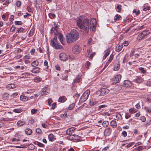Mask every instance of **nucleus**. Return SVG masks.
<instances>
[{"mask_svg": "<svg viewBox=\"0 0 151 151\" xmlns=\"http://www.w3.org/2000/svg\"><path fill=\"white\" fill-rule=\"evenodd\" d=\"M77 24L78 26L81 29L82 31L85 35L87 34L88 32L89 27L91 31L95 30L96 26V21L95 19L93 20V22H92L90 23L89 26V20L87 18L82 20L81 17H79L77 21Z\"/></svg>", "mask_w": 151, "mask_h": 151, "instance_id": "nucleus-1", "label": "nucleus"}, {"mask_svg": "<svg viewBox=\"0 0 151 151\" xmlns=\"http://www.w3.org/2000/svg\"><path fill=\"white\" fill-rule=\"evenodd\" d=\"M79 34L75 29H73L70 32L66 35L67 42L68 43H72L75 42L78 39Z\"/></svg>", "mask_w": 151, "mask_h": 151, "instance_id": "nucleus-2", "label": "nucleus"}, {"mask_svg": "<svg viewBox=\"0 0 151 151\" xmlns=\"http://www.w3.org/2000/svg\"><path fill=\"white\" fill-rule=\"evenodd\" d=\"M57 37L54 36L51 40L50 45L56 49H63V47L57 41Z\"/></svg>", "mask_w": 151, "mask_h": 151, "instance_id": "nucleus-3", "label": "nucleus"}, {"mask_svg": "<svg viewBox=\"0 0 151 151\" xmlns=\"http://www.w3.org/2000/svg\"><path fill=\"white\" fill-rule=\"evenodd\" d=\"M90 91L89 90L86 91L81 97L80 101L81 102H83L85 101L87 99L90 94Z\"/></svg>", "mask_w": 151, "mask_h": 151, "instance_id": "nucleus-4", "label": "nucleus"}, {"mask_svg": "<svg viewBox=\"0 0 151 151\" xmlns=\"http://www.w3.org/2000/svg\"><path fill=\"white\" fill-rule=\"evenodd\" d=\"M109 92V90L107 88H103L96 92V94L100 96H103L107 94Z\"/></svg>", "mask_w": 151, "mask_h": 151, "instance_id": "nucleus-5", "label": "nucleus"}, {"mask_svg": "<svg viewBox=\"0 0 151 151\" xmlns=\"http://www.w3.org/2000/svg\"><path fill=\"white\" fill-rule=\"evenodd\" d=\"M59 57L61 60L63 61L66 60L68 58L67 55L64 53H61L59 55Z\"/></svg>", "mask_w": 151, "mask_h": 151, "instance_id": "nucleus-6", "label": "nucleus"}, {"mask_svg": "<svg viewBox=\"0 0 151 151\" xmlns=\"http://www.w3.org/2000/svg\"><path fill=\"white\" fill-rule=\"evenodd\" d=\"M132 85L131 82L128 80H125L124 81L123 86L126 87H129Z\"/></svg>", "mask_w": 151, "mask_h": 151, "instance_id": "nucleus-7", "label": "nucleus"}, {"mask_svg": "<svg viewBox=\"0 0 151 151\" xmlns=\"http://www.w3.org/2000/svg\"><path fill=\"white\" fill-rule=\"evenodd\" d=\"M50 92L49 89L47 88H45L42 89L41 93L42 96L47 95Z\"/></svg>", "mask_w": 151, "mask_h": 151, "instance_id": "nucleus-8", "label": "nucleus"}, {"mask_svg": "<svg viewBox=\"0 0 151 151\" xmlns=\"http://www.w3.org/2000/svg\"><path fill=\"white\" fill-rule=\"evenodd\" d=\"M73 52L75 54H78L80 52V49L78 45L74 46L72 49Z\"/></svg>", "mask_w": 151, "mask_h": 151, "instance_id": "nucleus-9", "label": "nucleus"}, {"mask_svg": "<svg viewBox=\"0 0 151 151\" xmlns=\"http://www.w3.org/2000/svg\"><path fill=\"white\" fill-rule=\"evenodd\" d=\"M75 130V128L72 127L68 129L66 131V133L67 134H72Z\"/></svg>", "mask_w": 151, "mask_h": 151, "instance_id": "nucleus-10", "label": "nucleus"}, {"mask_svg": "<svg viewBox=\"0 0 151 151\" xmlns=\"http://www.w3.org/2000/svg\"><path fill=\"white\" fill-rule=\"evenodd\" d=\"M111 131V129L109 128H108L105 129L104 131L105 136H108L110 135Z\"/></svg>", "mask_w": 151, "mask_h": 151, "instance_id": "nucleus-11", "label": "nucleus"}, {"mask_svg": "<svg viewBox=\"0 0 151 151\" xmlns=\"http://www.w3.org/2000/svg\"><path fill=\"white\" fill-rule=\"evenodd\" d=\"M121 76L120 75H117L115 76L114 78V80L115 82V83H117L119 82L121 80Z\"/></svg>", "mask_w": 151, "mask_h": 151, "instance_id": "nucleus-12", "label": "nucleus"}, {"mask_svg": "<svg viewBox=\"0 0 151 151\" xmlns=\"http://www.w3.org/2000/svg\"><path fill=\"white\" fill-rule=\"evenodd\" d=\"M36 5L37 7L40 8L42 7V2L41 0H35Z\"/></svg>", "mask_w": 151, "mask_h": 151, "instance_id": "nucleus-13", "label": "nucleus"}, {"mask_svg": "<svg viewBox=\"0 0 151 151\" xmlns=\"http://www.w3.org/2000/svg\"><path fill=\"white\" fill-rule=\"evenodd\" d=\"M59 40L61 43L63 44L64 45V43L63 42V35L60 33H59L57 34Z\"/></svg>", "mask_w": 151, "mask_h": 151, "instance_id": "nucleus-14", "label": "nucleus"}, {"mask_svg": "<svg viewBox=\"0 0 151 151\" xmlns=\"http://www.w3.org/2000/svg\"><path fill=\"white\" fill-rule=\"evenodd\" d=\"M67 99L66 97L64 96H60L58 99V101L61 103L64 102Z\"/></svg>", "mask_w": 151, "mask_h": 151, "instance_id": "nucleus-15", "label": "nucleus"}, {"mask_svg": "<svg viewBox=\"0 0 151 151\" xmlns=\"http://www.w3.org/2000/svg\"><path fill=\"white\" fill-rule=\"evenodd\" d=\"M16 87L15 84L13 83H10L8 84L6 87V88L9 90L10 89L15 88Z\"/></svg>", "mask_w": 151, "mask_h": 151, "instance_id": "nucleus-16", "label": "nucleus"}, {"mask_svg": "<svg viewBox=\"0 0 151 151\" xmlns=\"http://www.w3.org/2000/svg\"><path fill=\"white\" fill-rule=\"evenodd\" d=\"M31 71L34 73H37L40 72V69L38 67H36L33 68Z\"/></svg>", "mask_w": 151, "mask_h": 151, "instance_id": "nucleus-17", "label": "nucleus"}, {"mask_svg": "<svg viewBox=\"0 0 151 151\" xmlns=\"http://www.w3.org/2000/svg\"><path fill=\"white\" fill-rule=\"evenodd\" d=\"M142 81V78L139 76L137 77L136 79L133 80L134 82L137 83H141Z\"/></svg>", "mask_w": 151, "mask_h": 151, "instance_id": "nucleus-18", "label": "nucleus"}, {"mask_svg": "<svg viewBox=\"0 0 151 151\" xmlns=\"http://www.w3.org/2000/svg\"><path fill=\"white\" fill-rule=\"evenodd\" d=\"M110 124L111 127L113 128H115L117 126V123L116 121L114 120H112Z\"/></svg>", "mask_w": 151, "mask_h": 151, "instance_id": "nucleus-19", "label": "nucleus"}, {"mask_svg": "<svg viewBox=\"0 0 151 151\" xmlns=\"http://www.w3.org/2000/svg\"><path fill=\"white\" fill-rule=\"evenodd\" d=\"M82 79L81 75H78L74 81V82H79L81 81Z\"/></svg>", "mask_w": 151, "mask_h": 151, "instance_id": "nucleus-20", "label": "nucleus"}, {"mask_svg": "<svg viewBox=\"0 0 151 151\" xmlns=\"http://www.w3.org/2000/svg\"><path fill=\"white\" fill-rule=\"evenodd\" d=\"M145 37V36L142 34V32L140 33L138 35L137 39L139 40H142Z\"/></svg>", "mask_w": 151, "mask_h": 151, "instance_id": "nucleus-21", "label": "nucleus"}, {"mask_svg": "<svg viewBox=\"0 0 151 151\" xmlns=\"http://www.w3.org/2000/svg\"><path fill=\"white\" fill-rule=\"evenodd\" d=\"M123 45L122 44L121 45H118L116 47V51L117 52H119L122 49Z\"/></svg>", "mask_w": 151, "mask_h": 151, "instance_id": "nucleus-22", "label": "nucleus"}, {"mask_svg": "<svg viewBox=\"0 0 151 151\" xmlns=\"http://www.w3.org/2000/svg\"><path fill=\"white\" fill-rule=\"evenodd\" d=\"M34 144L35 145H37L40 147H44L45 146V145L44 144L37 141L34 142Z\"/></svg>", "mask_w": 151, "mask_h": 151, "instance_id": "nucleus-23", "label": "nucleus"}, {"mask_svg": "<svg viewBox=\"0 0 151 151\" xmlns=\"http://www.w3.org/2000/svg\"><path fill=\"white\" fill-rule=\"evenodd\" d=\"M32 130L30 129H27L25 130V133L28 135H30L32 133Z\"/></svg>", "mask_w": 151, "mask_h": 151, "instance_id": "nucleus-24", "label": "nucleus"}, {"mask_svg": "<svg viewBox=\"0 0 151 151\" xmlns=\"http://www.w3.org/2000/svg\"><path fill=\"white\" fill-rule=\"evenodd\" d=\"M20 98L21 100L23 101H26L28 100V98L24 95H21L20 96Z\"/></svg>", "mask_w": 151, "mask_h": 151, "instance_id": "nucleus-25", "label": "nucleus"}, {"mask_svg": "<svg viewBox=\"0 0 151 151\" xmlns=\"http://www.w3.org/2000/svg\"><path fill=\"white\" fill-rule=\"evenodd\" d=\"M105 54H104L103 57V60L105 59L107 56L109 55V50H107L105 51Z\"/></svg>", "mask_w": 151, "mask_h": 151, "instance_id": "nucleus-26", "label": "nucleus"}, {"mask_svg": "<svg viewBox=\"0 0 151 151\" xmlns=\"http://www.w3.org/2000/svg\"><path fill=\"white\" fill-rule=\"evenodd\" d=\"M39 64L38 61L37 60H35L32 62L31 63V65L32 67H36Z\"/></svg>", "mask_w": 151, "mask_h": 151, "instance_id": "nucleus-27", "label": "nucleus"}, {"mask_svg": "<svg viewBox=\"0 0 151 151\" xmlns=\"http://www.w3.org/2000/svg\"><path fill=\"white\" fill-rule=\"evenodd\" d=\"M102 124L104 127H106L109 125V122L107 121H104L103 122Z\"/></svg>", "mask_w": 151, "mask_h": 151, "instance_id": "nucleus-28", "label": "nucleus"}, {"mask_svg": "<svg viewBox=\"0 0 151 151\" xmlns=\"http://www.w3.org/2000/svg\"><path fill=\"white\" fill-rule=\"evenodd\" d=\"M42 80V78L39 76H37L35 77L34 79V81L36 82H38L41 81Z\"/></svg>", "mask_w": 151, "mask_h": 151, "instance_id": "nucleus-29", "label": "nucleus"}, {"mask_svg": "<svg viewBox=\"0 0 151 151\" xmlns=\"http://www.w3.org/2000/svg\"><path fill=\"white\" fill-rule=\"evenodd\" d=\"M129 112L130 113L133 114L137 111V110L135 109L134 108H131L129 109Z\"/></svg>", "mask_w": 151, "mask_h": 151, "instance_id": "nucleus-30", "label": "nucleus"}, {"mask_svg": "<svg viewBox=\"0 0 151 151\" xmlns=\"http://www.w3.org/2000/svg\"><path fill=\"white\" fill-rule=\"evenodd\" d=\"M48 138L49 140L50 141H52L54 140V136L52 134H50L48 135Z\"/></svg>", "mask_w": 151, "mask_h": 151, "instance_id": "nucleus-31", "label": "nucleus"}, {"mask_svg": "<svg viewBox=\"0 0 151 151\" xmlns=\"http://www.w3.org/2000/svg\"><path fill=\"white\" fill-rule=\"evenodd\" d=\"M119 67L120 64L119 63H118L115 64L114 68V70L115 71L118 70L119 69Z\"/></svg>", "mask_w": 151, "mask_h": 151, "instance_id": "nucleus-32", "label": "nucleus"}, {"mask_svg": "<svg viewBox=\"0 0 151 151\" xmlns=\"http://www.w3.org/2000/svg\"><path fill=\"white\" fill-rule=\"evenodd\" d=\"M73 140H78L80 139L81 137L77 135L73 134Z\"/></svg>", "mask_w": 151, "mask_h": 151, "instance_id": "nucleus-33", "label": "nucleus"}, {"mask_svg": "<svg viewBox=\"0 0 151 151\" xmlns=\"http://www.w3.org/2000/svg\"><path fill=\"white\" fill-rule=\"evenodd\" d=\"M25 123V122H24L20 121L17 122V125L18 126H21L24 125Z\"/></svg>", "mask_w": 151, "mask_h": 151, "instance_id": "nucleus-34", "label": "nucleus"}, {"mask_svg": "<svg viewBox=\"0 0 151 151\" xmlns=\"http://www.w3.org/2000/svg\"><path fill=\"white\" fill-rule=\"evenodd\" d=\"M142 34L145 36L148 35L149 34V32L147 30H144L141 32Z\"/></svg>", "mask_w": 151, "mask_h": 151, "instance_id": "nucleus-35", "label": "nucleus"}, {"mask_svg": "<svg viewBox=\"0 0 151 151\" xmlns=\"http://www.w3.org/2000/svg\"><path fill=\"white\" fill-rule=\"evenodd\" d=\"M121 16L120 15H118V14H116L114 20L115 21H117L118 20H119V19L121 18Z\"/></svg>", "mask_w": 151, "mask_h": 151, "instance_id": "nucleus-36", "label": "nucleus"}, {"mask_svg": "<svg viewBox=\"0 0 151 151\" xmlns=\"http://www.w3.org/2000/svg\"><path fill=\"white\" fill-rule=\"evenodd\" d=\"M73 135H69L68 136L67 138V139L70 140H73Z\"/></svg>", "mask_w": 151, "mask_h": 151, "instance_id": "nucleus-37", "label": "nucleus"}, {"mask_svg": "<svg viewBox=\"0 0 151 151\" xmlns=\"http://www.w3.org/2000/svg\"><path fill=\"white\" fill-rule=\"evenodd\" d=\"M9 95V94L7 93H4L2 95V97L3 99H6L7 98Z\"/></svg>", "mask_w": 151, "mask_h": 151, "instance_id": "nucleus-38", "label": "nucleus"}, {"mask_svg": "<svg viewBox=\"0 0 151 151\" xmlns=\"http://www.w3.org/2000/svg\"><path fill=\"white\" fill-rule=\"evenodd\" d=\"M116 116L117 119V121H118V120H121L122 119V115L120 114H116Z\"/></svg>", "mask_w": 151, "mask_h": 151, "instance_id": "nucleus-39", "label": "nucleus"}, {"mask_svg": "<svg viewBox=\"0 0 151 151\" xmlns=\"http://www.w3.org/2000/svg\"><path fill=\"white\" fill-rule=\"evenodd\" d=\"M49 16L50 19L55 18V15L54 14L49 13Z\"/></svg>", "mask_w": 151, "mask_h": 151, "instance_id": "nucleus-40", "label": "nucleus"}, {"mask_svg": "<svg viewBox=\"0 0 151 151\" xmlns=\"http://www.w3.org/2000/svg\"><path fill=\"white\" fill-rule=\"evenodd\" d=\"M75 105L74 103L70 104L68 107V109L69 110H72L74 107Z\"/></svg>", "mask_w": 151, "mask_h": 151, "instance_id": "nucleus-41", "label": "nucleus"}, {"mask_svg": "<svg viewBox=\"0 0 151 151\" xmlns=\"http://www.w3.org/2000/svg\"><path fill=\"white\" fill-rule=\"evenodd\" d=\"M91 50L89 49L87 50V52L86 53L85 55V56L86 57H88V55H89L90 53L91 52Z\"/></svg>", "mask_w": 151, "mask_h": 151, "instance_id": "nucleus-42", "label": "nucleus"}, {"mask_svg": "<svg viewBox=\"0 0 151 151\" xmlns=\"http://www.w3.org/2000/svg\"><path fill=\"white\" fill-rule=\"evenodd\" d=\"M13 111H14L15 112L17 113H20L22 111V110L20 109H15L13 110Z\"/></svg>", "mask_w": 151, "mask_h": 151, "instance_id": "nucleus-43", "label": "nucleus"}, {"mask_svg": "<svg viewBox=\"0 0 151 151\" xmlns=\"http://www.w3.org/2000/svg\"><path fill=\"white\" fill-rule=\"evenodd\" d=\"M14 24L16 25H21L23 24V23L20 21H16L14 22Z\"/></svg>", "mask_w": 151, "mask_h": 151, "instance_id": "nucleus-44", "label": "nucleus"}, {"mask_svg": "<svg viewBox=\"0 0 151 151\" xmlns=\"http://www.w3.org/2000/svg\"><path fill=\"white\" fill-rule=\"evenodd\" d=\"M113 58L114 55L112 54H111V55H110L109 58L108 60L109 62H110L111 63L112 60H113Z\"/></svg>", "mask_w": 151, "mask_h": 151, "instance_id": "nucleus-45", "label": "nucleus"}, {"mask_svg": "<svg viewBox=\"0 0 151 151\" xmlns=\"http://www.w3.org/2000/svg\"><path fill=\"white\" fill-rule=\"evenodd\" d=\"M91 63L88 61H87L85 65V67L87 68H88L89 66L91 65Z\"/></svg>", "mask_w": 151, "mask_h": 151, "instance_id": "nucleus-46", "label": "nucleus"}, {"mask_svg": "<svg viewBox=\"0 0 151 151\" xmlns=\"http://www.w3.org/2000/svg\"><path fill=\"white\" fill-rule=\"evenodd\" d=\"M139 69L142 73H145L146 72V70H144V68H139Z\"/></svg>", "mask_w": 151, "mask_h": 151, "instance_id": "nucleus-47", "label": "nucleus"}, {"mask_svg": "<svg viewBox=\"0 0 151 151\" xmlns=\"http://www.w3.org/2000/svg\"><path fill=\"white\" fill-rule=\"evenodd\" d=\"M145 110L149 113H151V109L148 107H145L144 108Z\"/></svg>", "mask_w": 151, "mask_h": 151, "instance_id": "nucleus-48", "label": "nucleus"}, {"mask_svg": "<svg viewBox=\"0 0 151 151\" xmlns=\"http://www.w3.org/2000/svg\"><path fill=\"white\" fill-rule=\"evenodd\" d=\"M133 12L135 13L136 15H138L140 13L139 10L137 11L136 9H134L133 10Z\"/></svg>", "mask_w": 151, "mask_h": 151, "instance_id": "nucleus-49", "label": "nucleus"}, {"mask_svg": "<svg viewBox=\"0 0 151 151\" xmlns=\"http://www.w3.org/2000/svg\"><path fill=\"white\" fill-rule=\"evenodd\" d=\"M44 65L45 66H46V68L47 69H48V63L47 61L45 60V61L44 62Z\"/></svg>", "mask_w": 151, "mask_h": 151, "instance_id": "nucleus-50", "label": "nucleus"}, {"mask_svg": "<svg viewBox=\"0 0 151 151\" xmlns=\"http://www.w3.org/2000/svg\"><path fill=\"white\" fill-rule=\"evenodd\" d=\"M143 10L144 11H146L147 10H149L150 9V6H147V8L145 7V6H143Z\"/></svg>", "mask_w": 151, "mask_h": 151, "instance_id": "nucleus-51", "label": "nucleus"}, {"mask_svg": "<svg viewBox=\"0 0 151 151\" xmlns=\"http://www.w3.org/2000/svg\"><path fill=\"white\" fill-rule=\"evenodd\" d=\"M131 116V115L130 114H129L128 113H126L125 115V118L126 119H128L129 117H130Z\"/></svg>", "mask_w": 151, "mask_h": 151, "instance_id": "nucleus-52", "label": "nucleus"}, {"mask_svg": "<svg viewBox=\"0 0 151 151\" xmlns=\"http://www.w3.org/2000/svg\"><path fill=\"white\" fill-rule=\"evenodd\" d=\"M143 149L142 146H138L137 148V151H140Z\"/></svg>", "mask_w": 151, "mask_h": 151, "instance_id": "nucleus-53", "label": "nucleus"}, {"mask_svg": "<svg viewBox=\"0 0 151 151\" xmlns=\"http://www.w3.org/2000/svg\"><path fill=\"white\" fill-rule=\"evenodd\" d=\"M106 105L105 104L100 105L99 107L98 110H99L101 108H105L106 107Z\"/></svg>", "mask_w": 151, "mask_h": 151, "instance_id": "nucleus-54", "label": "nucleus"}, {"mask_svg": "<svg viewBox=\"0 0 151 151\" xmlns=\"http://www.w3.org/2000/svg\"><path fill=\"white\" fill-rule=\"evenodd\" d=\"M20 141V139L19 138H13L12 140V142H14L15 141H17V142L19 141Z\"/></svg>", "mask_w": 151, "mask_h": 151, "instance_id": "nucleus-55", "label": "nucleus"}, {"mask_svg": "<svg viewBox=\"0 0 151 151\" xmlns=\"http://www.w3.org/2000/svg\"><path fill=\"white\" fill-rule=\"evenodd\" d=\"M122 134L124 137H125L127 136V132L125 131H123L122 133Z\"/></svg>", "mask_w": 151, "mask_h": 151, "instance_id": "nucleus-56", "label": "nucleus"}, {"mask_svg": "<svg viewBox=\"0 0 151 151\" xmlns=\"http://www.w3.org/2000/svg\"><path fill=\"white\" fill-rule=\"evenodd\" d=\"M15 28H16V27H15V26H14V25H12L10 29L11 31L12 32H14V31H15Z\"/></svg>", "mask_w": 151, "mask_h": 151, "instance_id": "nucleus-57", "label": "nucleus"}, {"mask_svg": "<svg viewBox=\"0 0 151 151\" xmlns=\"http://www.w3.org/2000/svg\"><path fill=\"white\" fill-rule=\"evenodd\" d=\"M140 120L142 122H145L146 121V118L144 116H142L140 118Z\"/></svg>", "mask_w": 151, "mask_h": 151, "instance_id": "nucleus-58", "label": "nucleus"}, {"mask_svg": "<svg viewBox=\"0 0 151 151\" xmlns=\"http://www.w3.org/2000/svg\"><path fill=\"white\" fill-rule=\"evenodd\" d=\"M37 110L35 109H33L31 110V112L33 114H36L37 112Z\"/></svg>", "mask_w": 151, "mask_h": 151, "instance_id": "nucleus-59", "label": "nucleus"}, {"mask_svg": "<svg viewBox=\"0 0 151 151\" xmlns=\"http://www.w3.org/2000/svg\"><path fill=\"white\" fill-rule=\"evenodd\" d=\"M133 142H131L129 143L128 145H127V146H126V147H131L132 145H133Z\"/></svg>", "mask_w": 151, "mask_h": 151, "instance_id": "nucleus-60", "label": "nucleus"}, {"mask_svg": "<svg viewBox=\"0 0 151 151\" xmlns=\"http://www.w3.org/2000/svg\"><path fill=\"white\" fill-rule=\"evenodd\" d=\"M129 42L128 41H124L123 43L124 45L125 46H127L129 44Z\"/></svg>", "mask_w": 151, "mask_h": 151, "instance_id": "nucleus-61", "label": "nucleus"}, {"mask_svg": "<svg viewBox=\"0 0 151 151\" xmlns=\"http://www.w3.org/2000/svg\"><path fill=\"white\" fill-rule=\"evenodd\" d=\"M36 132L37 133L40 134L42 132V130L40 128H37L36 129Z\"/></svg>", "mask_w": 151, "mask_h": 151, "instance_id": "nucleus-62", "label": "nucleus"}, {"mask_svg": "<svg viewBox=\"0 0 151 151\" xmlns=\"http://www.w3.org/2000/svg\"><path fill=\"white\" fill-rule=\"evenodd\" d=\"M18 94V93L15 92L13 93L12 95H11V96L13 97L14 98L16 96H17Z\"/></svg>", "mask_w": 151, "mask_h": 151, "instance_id": "nucleus-63", "label": "nucleus"}, {"mask_svg": "<svg viewBox=\"0 0 151 151\" xmlns=\"http://www.w3.org/2000/svg\"><path fill=\"white\" fill-rule=\"evenodd\" d=\"M56 149L54 147H52L50 148L49 150V151H56Z\"/></svg>", "mask_w": 151, "mask_h": 151, "instance_id": "nucleus-64", "label": "nucleus"}]
</instances>
